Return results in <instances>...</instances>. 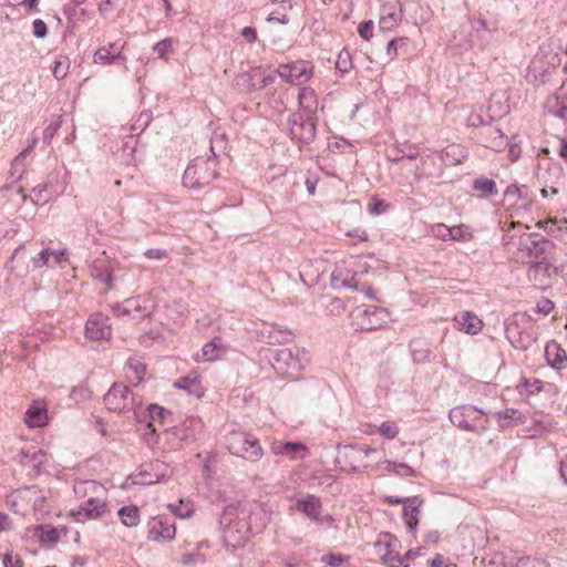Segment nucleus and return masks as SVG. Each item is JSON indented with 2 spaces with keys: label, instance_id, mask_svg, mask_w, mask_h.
Listing matches in <instances>:
<instances>
[{
  "label": "nucleus",
  "instance_id": "28",
  "mask_svg": "<svg viewBox=\"0 0 567 567\" xmlns=\"http://www.w3.org/2000/svg\"><path fill=\"white\" fill-rule=\"evenodd\" d=\"M47 410L41 405H32L25 413V423L30 427H38L45 424Z\"/></svg>",
  "mask_w": 567,
  "mask_h": 567
},
{
  "label": "nucleus",
  "instance_id": "8",
  "mask_svg": "<svg viewBox=\"0 0 567 567\" xmlns=\"http://www.w3.org/2000/svg\"><path fill=\"white\" fill-rule=\"evenodd\" d=\"M477 413L484 414L485 412L474 405H461L453 408L449 417L454 425L463 430L475 431L477 429Z\"/></svg>",
  "mask_w": 567,
  "mask_h": 567
},
{
  "label": "nucleus",
  "instance_id": "18",
  "mask_svg": "<svg viewBox=\"0 0 567 567\" xmlns=\"http://www.w3.org/2000/svg\"><path fill=\"white\" fill-rule=\"evenodd\" d=\"M174 388L186 391L188 394L196 398H202L204 395V388L202 385L200 377L195 371L176 380Z\"/></svg>",
  "mask_w": 567,
  "mask_h": 567
},
{
  "label": "nucleus",
  "instance_id": "35",
  "mask_svg": "<svg viewBox=\"0 0 567 567\" xmlns=\"http://www.w3.org/2000/svg\"><path fill=\"white\" fill-rule=\"evenodd\" d=\"M167 507L172 513L181 518L190 517L194 513V505L189 501L184 502L183 499H179L177 503L168 504Z\"/></svg>",
  "mask_w": 567,
  "mask_h": 567
},
{
  "label": "nucleus",
  "instance_id": "62",
  "mask_svg": "<svg viewBox=\"0 0 567 567\" xmlns=\"http://www.w3.org/2000/svg\"><path fill=\"white\" fill-rule=\"evenodd\" d=\"M3 566L4 567H22V560L19 557L13 559V557L10 554H6L3 557Z\"/></svg>",
  "mask_w": 567,
  "mask_h": 567
},
{
  "label": "nucleus",
  "instance_id": "55",
  "mask_svg": "<svg viewBox=\"0 0 567 567\" xmlns=\"http://www.w3.org/2000/svg\"><path fill=\"white\" fill-rule=\"evenodd\" d=\"M404 40H405L404 38H395L388 43L386 53L391 60H394L398 56V47L396 45L399 42H403Z\"/></svg>",
  "mask_w": 567,
  "mask_h": 567
},
{
  "label": "nucleus",
  "instance_id": "34",
  "mask_svg": "<svg viewBox=\"0 0 567 567\" xmlns=\"http://www.w3.org/2000/svg\"><path fill=\"white\" fill-rule=\"evenodd\" d=\"M474 189L480 192L482 196L488 197L497 194L496 183L487 177H480L474 181Z\"/></svg>",
  "mask_w": 567,
  "mask_h": 567
},
{
  "label": "nucleus",
  "instance_id": "11",
  "mask_svg": "<svg viewBox=\"0 0 567 567\" xmlns=\"http://www.w3.org/2000/svg\"><path fill=\"white\" fill-rule=\"evenodd\" d=\"M268 363L277 374L290 379L298 378L302 369L300 357H272Z\"/></svg>",
  "mask_w": 567,
  "mask_h": 567
},
{
  "label": "nucleus",
  "instance_id": "52",
  "mask_svg": "<svg viewBox=\"0 0 567 567\" xmlns=\"http://www.w3.org/2000/svg\"><path fill=\"white\" fill-rule=\"evenodd\" d=\"M146 429L147 431L144 433V440L146 441V443L148 445H154L157 443V434H156V430L153 425V422L150 421L147 424H146Z\"/></svg>",
  "mask_w": 567,
  "mask_h": 567
},
{
  "label": "nucleus",
  "instance_id": "7",
  "mask_svg": "<svg viewBox=\"0 0 567 567\" xmlns=\"http://www.w3.org/2000/svg\"><path fill=\"white\" fill-rule=\"evenodd\" d=\"M150 300L142 297L131 298L123 303H116L112 307L113 312L117 317H131L132 319H141L147 317L152 309Z\"/></svg>",
  "mask_w": 567,
  "mask_h": 567
},
{
  "label": "nucleus",
  "instance_id": "46",
  "mask_svg": "<svg viewBox=\"0 0 567 567\" xmlns=\"http://www.w3.org/2000/svg\"><path fill=\"white\" fill-rule=\"evenodd\" d=\"M358 33L363 40L369 41L373 37V22L371 20L361 22Z\"/></svg>",
  "mask_w": 567,
  "mask_h": 567
},
{
  "label": "nucleus",
  "instance_id": "10",
  "mask_svg": "<svg viewBox=\"0 0 567 567\" xmlns=\"http://www.w3.org/2000/svg\"><path fill=\"white\" fill-rule=\"evenodd\" d=\"M403 10L399 0H392L382 6L379 27L382 31H393L402 21Z\"/></svg>",
  "mask_w": 567,
  "mask_h": 567
},
{
  "label": "nucleus",
  "instance_id": "58",
  "mask_svg": "<svg viewBox=\"0 0 567 567\" xmlns=\"http://www.w3.org/2000/svg\"><path fill=\"white\" fill-rule=\"evenodd\" d=\"M240 34L248 43H254L257 40V31L251 27H245Z\"/></svg>",
  "mask_w": 567,
  "mask_h": 567
},
{
  "label": "nucleus",
  "instance_id": "49",
  "mask_svg": "<svg viewBox=\"0 0 567 567\" xmlns=\"http://www.w3.org/2000/svg\"><path fill=\"white\" fill-rule=\"evenodd\" d=\"M547 364L555 370L567 369V357H545Z\"/></svg>",
  "mask_w": 567,
  "mask_h": 567
},
{
  "label": "nucleus",
  "instance_id": "12",
  "mask_svg": "<svg viewBox=\"0 0 567 567\" xmlns=\"http://www.w3.org/2000/svg\"><path fill=\"white\" fill-rule=\"evenodd\" d=\"M386 317L388 311L385 309L370 307L358 312L357 318L360 320L355 324L361 330H373L380 328Z\"/></svg>",
  "mask_w": 567,
  "mask_h": 567
},
{
  "label": "nucleus",
  "instance_id": "19",
  "mask_svg": "<svg viewBox=\"0 0 567 567\" xmlns=\"http://www.w3.org/2000/svg\"><path fill=\"white\" fill-rule=\"evenodd\" d=\"M406 503L403 507V518L408 529L414 533L419 524L420 507L423 504V499L419 496L406 497Z\"/></svg>",
  "mask_w": 567,
  "mask_h": 567
},
{
  "label": "nucleus",
  "instance_id": "24",
  "mask_svg": "<svg viewBox=\"0 0 567 567\" xmlns=\"http://www.w3.org/2000/svg\"><path fill=\"white\" fill-rule=\"evenodd\" d=\"M544 388V382L537 378L522 377L516 389L522 398L528 400L530 396L539 393Z\"/></svg>",
  "mask_w": 567,
  "mask_h": 567
},
{
  "label": "nucleus",
  "instance_id": "48",
  "mask_svg": "<svg viewBox=\"0 0 567 567\" xmlns=\"http://www.w3.org/2000/svg\"><path fill=\"white\" fill-rule=\"evenodd\" d=\"M182 561L185 565L196 566L203 564L205 558L200 553H188L183 555Z\"/></svg>",
  "mask_w": 567,
  "mask_h": 567
},
{
  "label": "nucleus",
  "instance_id": "27",
  "mask_svg": "<svg viewBox=\"0 0 567 567\" xmlns=\"http://www.w3.org/2000/svg\"><path fill=\"white\" fill-rule=\"evenodd\" d=\"M271 450L274 454H282L293 457L300 452H306L307 447L300 442H275Z\"/></svg>",
  "mask_w": 567,
  "mask_h": 567
},
{
  "label": "nucleus",
  "instance_id": "4",
  "mask_svg": "<svg viewBox=\"0 0 567 567\" xmlns=\"http://www.w3.org/2000/svg\"><path fill=\"white\" fill-rule=\"evenodd\" d=\"M215 176V171L208 161L195 162L185 169L183 184L190 189H198L208 185Z\"/></svg>",
  "mask_w": 567,
  "mask_h": 567
},
{
  "label": "nucleus",
  "instance_id": "51",
  "mask_svg": "<svg viewBox=\"0 0 567 567\" xmlns=\"http://www.w3.org/2000/svg\"><path fill=\"white\" fill-rule=\"evenodd\" d=\"M554 309V302L549 299H542L536 305V312L547 316Z\"/></svg>",
  "mask_w": 567,
  "mask_h": 567
},
{
  "label": "nucleus",
  "instance_id": "33",
  "mask_svg": "<svg viewBox=\"0 0 567 567\" xmlns=\"http://www.w3.org/2000/svg\"><path fill=\"white\" fill-rule=\"evenodd\" d=\"M118 58H122L121 50L115 49L114 44H111V49L100 48L99 50H96L94 54V62L109 64Z\"/></svg>",
  "mask_w": 567,
  "mask_h": 567
},
{
  "label": "nucleus",
  "instance_id": "29",
  "mask_svg": "<svg viewBox=\"0 0 567 567\" xmlns=\"http://www.w3.org/2000/svg\"><path fill=\"white\" fill-rule=\"evenodd\" d=\"M299 104L308 112H315L318 107V100L313 89L301 87L298 94Z\"/></svg>",
  "mask_w": 567,
  "mask_h": 567
},
{
  "label": "nucleus",
  "instance_id": "56",
  "mask_svg": "<svg viewBox=\"0 0 567 567\" xmlns=\"http://www.w3.org/2000/svg\"><path fill=\"white\" fill-rule=\"evenodd\" d=\"M221 341L220 339H214L209 343H206L203 348V354H210L215 351H221Z\"/></svg>",
  "mask_w": 567,
  "mask_h": 567
},
{
  "label": "nucleus",
  "instance_id": "21",
  "mask_svg": "<svg viewBox=\"0 0 567 567\" xmlns=\"http://www.w3.org/2000/svg\"><path fill=\"white\" fill-rule=\"evenodd\" d=\"M278 75L277 70L271 71L262 66L254 68L249 71L248 76L251 81V89L261 90L272 84Z\"/></svg>",
  "mask_w": 567,
  "mask_h": 567
},
{
  "label": "nucleus",
  "instance_id": "9",
  "mask_svg": "<svg viewBox=\"0 0 567 567\" xmlns=\"http://www.w3.org/2000/svg\"><path fill=\"white\" fill-rule=\"evenodd\" d=\"M85 334L95 341L109 340L112 334L110 318L100 312L92 315L86 321Z\"/></svg>",
  "mask_w": 567,
  "mask_h": 567
},
{
  "label": "nucleus",
  "instance_id": "14",
  "mask_svg": "<svg viewBox=\"0 0 567 567\" xmlns=\"http://www.w3.org/2000/svg\"><path fill=\"white\" fill-rule=\"evenodd\" d=\"M454 323L457 330L475 336L484 328L483 320L473 311H460L454 317Z\"/></svg>",
  "mask_w": 567,
  "mask_h": 567
},
{
  "label": "nucleus",
  "instance_id": "59",
  "mask_svg": "<svg viewBox=\"0 0 567 567\" xmlns=\"http://www.w3.org/2000/svg\"><path fill=\"white\" fill-rule=\"evenodd\" d=\"M322 560L328 564L329 566L337 567L341 565V563L344 560V557L342 555H326L322 557Z\"/></svg>",
  "mask_w": 567,
  "mask_h": 567
},
{
  "label": "nucleus",
  "instance_id": "47",
  "mask_svg": "<svg viewBox=\"0 0 567 567\" xmlns=\"http://www.w3.org/2000/svg\"><path fill=\"white\" fill-rule=\"evenodd\" d=\"M379 431L386 439H394L399 433L398 426L391 422H383Z\"/></svg>",
  "mask_w": 567,
  "mask_h": 567
},
{
  "label": "nucleus",
  "instance_id": "42",
  "mask_svg": "<svg viewBox=\"0 0 567 567\" xmlns=\"http://www.w3.org/2000/svg\"><path fill=\"white\" fill-rule=\"evenodd\" d=\"M386 470L401 476H413L414 470L405 463L386 462Z\"/></svg>",
  "mask_w": 567,
  "mask_h": 567
},
{
  "label": "nucleus",
  "instance_id": "16",
  "mask_svg": "<svg viewBox=\"0 0 567 567\" xmlns=\"http://www.w3.org/2000/svg\"><path fill=\"white\" fill-rule=\"evenodd\" d=\"M480 140L483 146L494 151H501L506 145L505 135L498 127L493 125L485 126L480 132Z\"/></svg>",
  "mask_w": 567,
  "mask_h": 567
},
{
  "label": "nucleus",
  "instance_id": "6",
  "mask_svg": "<svg viewBox=\"0 0 567 567\" xmlns=\"http://www.w3.org/2000/svg\"><path fill=\"white\" fill-rule=\"evenodd\" d=\"M103 401L106 409L113 412L131 410L134 404V398L130 396V389L122 383H114Z\"/></svg>",
  "mask_w": 567,
  "mask_h": 567
},
{
  "label": "nucleus",
  "instance_id": "54",
  "mask_svg": "<svg viewBox=\"0 0 567 567\" xmlns=\"http://www.w3.org/2000/svg\"><path fill=\"white\" fill-rule=\"evenodd\" d=\"M349 65H350L349 53L347 51L340 52L338 55V59L336 61V68L339 69L341 72H347Z\"/></svg>",
  "mask_w": 567,
  "mask_h": 567
},
{
  "label": "nucleus",
  "instance_id": "63",
  "mask_svg": "<svg viewBox=\"0 0 567 567\" xmlns=\"http://www.w3.org/2000/svg\"><path fill=\"white\" fill-rule=\"evenodd\" d=\"M566 354V351L560 349V346L556 341H550L546 344L545 354H559V352Z\"/></svg>",
  "mask_w": 567,
  "mask_h": 567
},
{
  "label": "nucleus",
  "instance_id": "31",
  "mask_svg": "<svg viewBox=\"0 0 567 567\" xmlns=\"http://www.w3.org/2000/svg\"><path fill=\"white\" fill-rule=\"evenodd\" d=\"M117 514L121 522L127 527H135L140 523V511L135 505L123 506Z\"/></svg>",
  "mask_w": 567,
  "mask_h": 567
},
{
  "label": "nucleus",
  "instance_id": "53",
  "mask_svg": "<svg viewBox=\"0 0 567 567\" xmlns=\"http://www.w3.org/2000/svg\"><path fill=\"white\" fill-rule=\"evenodd\" d=\"M32 31L37 38H44L48 32L47 24L41 19H37L33 21Z\"/></svg>",
  "mask_w": 567,
  "mask_h": 567
},
{
  "label": "nucleus",
  "instance_id": "39",
  "mask_svg": "<svg viewBox=\"0 0 567 567\" xmlns=\"http://www.w3.org/2000/svg\"><path fill=\"white\" fill-rule=\"evenodd\" d=\"M69 68H70V61H69L68 56H59L54 61V65L52 69L53 75L55 76V79L62 80L66 76V74L69 72Z\"/></svg>",
  "mask_w": 567,
  "mask_h": 567
},
{
  "label": "nucleus",
  "instance_id": "5",
  "mask_svg": "<svg viewBox=\"0 0 567 567\" xmlns=\"http://www.w3.org/2000/svg\"><path fill=\"white\" fill-rule=\"evenodd\" d=\"M315 66L309 61L298 60L287 64H280L278 75L287 83L302 85L313 75Z\"/></svg>",
  "mask_w": 567,
  "mask_h": 567
},
{
  "label": "nucleus",
  "instance_id": "45",
  "mask_svg": "<svg viewBox=\"0 0 567 567\" xmlns=\"http://www.w3.org/2000/svg\"><path fill=\"white\" fill-rule=\"evenodd\" d=\"M50 249H43L40 254H38L35 257L32 258V265L33 268H42L44 266L51 267L52 264L50 262Z\"/></svg>",
  "mask_w": 567,
  "mask_h": 567
},
{
  "label": "nucleus",
  "instance_id": "36",
  "mask_svg": "<svg viewBox=\"0 0 567 567\" xmlns=\"http://www.w3.org/2000/svg\"><path fill=\"white\" fill-rule=\"evenodd\" d=\"M502 427L509 425L511 421L523 422V413L516 409H506L495 414Z\"/></svg>",
  "mask_w": 567,
  "mask_h": 567
},
{
  "label": "nucleus",
  "instance_id": "30",
  "mask_svg": "<svg viewBox=\"0 0 567 567\" xmlns=\"http://www.w3.org/2000/svg\"><path fill=\"white\" fill-rule=\"evenodd\" d=\"M546 109L558 117H567V97H560L557 94L549 96L546 101Z\"/></svg>",
  "mask_w": 567,
  "mask_h": 567
},
{
  "label": "nucleus",
  "instance_id": "43",
  "mask_svg": "<svg viewBox=\"0 0 567 567\" xmlns=\"http://www.w3.org/2000/svg\"><path fill=\"white\" fill-rule=\"evenodd\" d=\"M173 45L174 42L172 39H164L155 43L153 50L157 53L158 58L166 59L167 55L173 52Z\"/></svg>",
  "mask_w": 567,
  "mask_h": 567
},
{
  "label": "nucleus",
  "instance_id": "15",
  "mask_svg": "<svg viewBox=\"0 0 567 567\" xmlns=\"http://www.w3.org/2000/svg\"><path fill=\"white\" fill-rule=\"evenodd\" d=\"M176 528L166 518L154 517L148 523V539H173L175 537Z\"/></svg>",
  "mask_w": 567,
  "mask_h": 567
},
{
  "label": "nucleus",
  "instance_id": "32",
  "mask_svg": "<svg viewBox=\"0 0 567 567\" xmlns=\"http://www.w3.org/2000/svg\"><path fill=\"white\" fill-rule=\"evenodd\" d=\"M125 367L127 373L132 372V374L136 379L134 385H138L144 379V374L146 372V364L140 362L135 357H130ZM127 378L131 379L132 377L127 374Z\"/></svg>",
  "mask_w": 567,
  "mask_h": 567
},
{
  "label": "nucleus",
  "instance_id": "26",
  "mask_svg": "<svg viewBox=\"0 0 567 567\" xmlns=\"http://www.w3.org/2000/svg\"><path fill=\"white\" fill-rule=\"evenodd\" d=\"M384 537L389 538V540H386L384 544L385 551L381 554L384 564L389 567H408L404 564V558L399 554H394L392 550V535L386 533L384 534Z\"/></svg>",
  "mask_w": 567,
  "mask_h": 567
},
{
  "label": "nucleus",
  "instance_id": "13",
  "mask_svg": "<svg viewBox=\"0 0 567 567\" xmlns=\"http://www.w3.org/2000/svg\"><path fill=\"white\" fill-rule=\"evenodd\" d=\"M106 509V504L100 498H89L78 509L72 511L71 515L76 522L85 519H96L101 517Z\"/></svg>",
  "mask_w": 567,
  "mask_h": 567
},
{
  "label": "nucleus",
  "instance_id": "1",
  "mask_svg": "<svg viewBox=\"0 0 567 567\" xmlns=\"http://www.w3.org/2000/svg\"><path fill=\"white\" fill-rule=\"evenodd\" d=\"M225 444L233 455L240 456L250 462H257L264 455L258 439L245 432H229L225 436Z\"/></svg>",
  "mask_w": 567,
  "mask_h": 567
},
{
  "label": "nucleus",
  "instance_id": "22",
  "mask_svg": "<svg viewBox=\"0 0 567 567\" xmlns=\"http://www.w3.org/2000/svg\"><path fill=\"white\" fill-rule=\"evenodd\" d=\"M295 507L297 511L303 513L311 520H319L321 514L322 504L320 499L315 495H307L303 498L296 501Z\"/></svg>",
  "mask_w": 567,
  "mask_h": 567
},
{
  "label": "nucleus",
  "instance_id": "57",
  "mask_svg": "<svg viewBox=\"0 0 567 567\" xmlns=\"http://www.w3.org/2000/svg\"><path fill=\"white\" fill-rule=\"evenodd\" d=\"M349 237L354 238V243H363L369 239V235L364 229L357 228L348 233Z\"/></svg>",
  "mask_w": 567,
  "mask_h": 567
},
{
  "label": "nucleus",
  "instance_id": "50",
  "mask_svg": "<svg viewBox=\"0 0 567 567\" xmlns=\"http://www.w3.org/2000/svg\"><path fill=\"white\" fill-rule=\"evenodd\" d=\"M50 262L53 265L61 266L62 264H65L68 261L66 259V251L65 250H52L50 249Z\"/></svg>",
  "mask_w": 567,
  "mask_h": 567
},
{
  "label": "nucleus",
  "instance_id": "40",
  "mask_svg": "<svg viewBox=\"0 0 567 567\" xmlns=\"http://www.w3.org/2000/svg\"><path fill=\"white\" fill-rule=\"evenodd\" d=\"M147 410L152 422L158 421L159 423H165L166 417L171 415L168 410L154 403L150 404Z\"/></svg>",
  "mask_w": 567,
  "mask_h": 567
},
{
  "label": "nucleus",
  "instance_id": "23",
  "mask_svg": "<svg viewBox=\"0 0 567 567\" xmlns=\"http://www.w3.org/2000/svg\"><path fill=\"white\" fill-rule=\"evenodd\" d=\"M292 138L301 142L309 143L316 136V126L311 121L293 122L290 127Z\"/></svg>",
  "mask_w": 567,
  "mask_h": 567
},
{
  "label": "nucleus",
  "instance_id": "20",
  "mask_svg": "<svg viewBox=\"0 0 567 567\" xmlns=\"http://www.w3.org/2000/svg\"><path fill=\"white\" fill-rule=\"evenodd\" d=\"M151 471L141 470L136 475L135 483L143 485H152L164 480L167 474L162 471V468L166 470V465L159 461L150 464Z\"/></svg>",
  "mask_w": 567,
  "mask_h": 567
},
{
  "label": "nucleus",
  "instance_id": "38",
  "mask_svg": "<svg viewBox=\"0 0 567 567\" xmlns=\"http://www.w3.org/2000/svg\"><path fill=\"white\" fill-rule=\"evenodd\" d=\"M37 532L39 533V538L43 543L54 544L59 540V533L56 528L49 526H38Z\"/></svg>",
  "mask_w": 567,
  "mask_h": 567
},
{
  "label": "nucleus",
  "instance_id": "3",
  "mask_svg": "<svg viewBox=\"0 0 567 567\" xmlns=\"http://www.w3.org/2000/svg\"><path fill=\"white\" fill-rule=\"evenodd\" d=\"M554 255L555 254L550 255V257H545L542 260L533 261L528 268V278L539 287L549 286L551 280L560 275L563 270L561 266L555 265Z\"/></svg>",
  "mask_w": 567,
  "mask_h": 567
},
{
  "label": "nucleus",
  "instance_id": "41",
  "mask_svg": "<svg viewBox=\"0 0 567 567\" xmlns=\"http://www.w3.org/2000/svg\"><path fill=\"white\" fill-rule=\"evenodd\" d=\"M432 235L443 241L452 240V227H447L445 224H435L431 227Z\"/></svg>",
  "mask_w": 567,
  "mask_h": 567
},
{
  "label": "nucleus",
  "instance_id": "61",
  "mask_svg": "<svg viewBox=\"0 0 567 567\" xmlns=\"http://www.w3.org/2000/svg\"><path fill=\"white\" fill-rule=\"evenodd\" d=\"M522 154V148L519 144L513 143L509 144L508 147V157L512 162H516Z\"/></svg>",
  "mask_w": 567,
  "mask_h": 567
},
{
  "label": "nucleus",
  "instance_id": "17",
  "mask_svg": "<svg viewBox=\"0 0 567 567\" xmlns=\"http://www.w3.org/2000/svg\"><path fill=\"white\" fill-rule=\"evenodd\" d=\"M337 463L340 464L342 471L360 472V466L357 465L359 461L357 445H344L339 447Z\"/></svg>",
  "mask_w": 567,
  "mask_h": 567
},
{
  "label": "nucleus",
  "instance_id": "2",
  "mask_svg": "<svg viewBox=\"0 0 567 567\" xmlns=\"http://www.w3.org/2000/svg\"><path fill=\"white\" fill-rule=\"evenodd\" d=\"M518 251L524 258H527L532 265L533 261L542 260L555 254V246L548 240H536L533 235L524 234L519 239Z\"/></svg>",
  "mask_w": 567,
  "mask_h": 567
},
{
  "label": "nucleus",
  "instance_id": "44",
  "mask_svg": "<svg viewBox=\"0 0 567 567\" xmlns=\"http://www.w3.org/2000/svg\"><path fill=\"white\" fill-rule=\"evenodd\" d=\"M389 204L374 196L369 203V212L373 215H380L388 210Z\"/></svg>",
  "mask_w": 567,
  "mask_h": 567
},
{
  "label": "nucleus",
  "instance_id": "37",
  "mask_svg": "<svg viewBox=\"0 0 567 567\" xmlns=\"http://www.w3.org/2000/svg\"><path fill=\"white\" fill-rule=\"evenodd\" d=\"M474 238V233L468 225H457L452 227V240L453 241H471Z\"/></svg>",
  "mask_w": 567,
  "mask_h": 567
},
{
  "label": "nucleus",
  "instance_id": "25",
  "mask_svg": "<svg viewBox=\"0 0 567 567\" xmlns=\"http://www.w3.org/2000/svg\"><path fill=\"white\" fill-rule=\"evenodd\" d=\"M19 462L23 466L39 468L43 463L44 454L37 446L22 449L18 455Z\"/></svg>",
  "mask_w": 567,
  "mask_h": 567
},
{
  "label": "nucleus",
  "instance_id": "60",
  "mask_svg": "<svg viewBox=\"0 0 567 567\" xmlns=\"http://www.w3.org/2000/svg\"><path fill=\"white\" fill-rule=\"evenodd\" d=\"M11 6H25L29 10L35 9L38 0H7Z\"/></svg>",
  "mask_w": 567,
  "mask_h": 567
},
{
  "label": "nucleus",
  "instance_id": "64",
  "mask_svg": "<svg viewBox=\"0 0 567 567\" xmlns=\"http://www.w3.org/2000/svg\"><path fill=\"white\" fill-rule=\"evenodd\" d=\"M559 474H560L563 482L567 485V456H565L560 460Z\"/></svg>",
  "mask_w": 567,
  "mask_h": 567
}]
</instances>
